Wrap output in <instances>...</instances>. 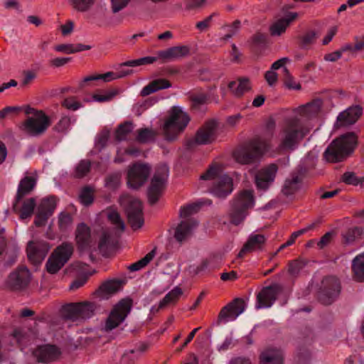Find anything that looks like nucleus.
<instances>
[{
  "label": "nucleus",
  "instance_id": "obj_37",
  "mask_svg": "<svg viewBox=\"0 0 364 364\" xmlns=\"http://www.w3.org/2000/svg\"><path fill=\"white\" fill-rule=\"evenodd\" d=\"M354 279L358 282H364V253L356 256L352 263Z\"/></svg>",
  "mask_w": 364,
  "mask_h": 364
},
{
  "label": "nucleus",
  "instance_id": "obj_40",
  "mask_svg": "<svg viewBox=\"0 0 364 364\" xmlns=\"http://www.w3.org/2000/svg\"><path fill=\"white\" fill-rule=\"evenodd\" d=\"M80 317L82 319H87L94 316L97 309V304L94 302L84 301L77 303Z\"/></svg>",
  "mask_w": 364,
  "mask_h": 364
},
{
  "label": "nucleus",
  "instance_id": "obj_11",
  "mask_svg": "<svg viewBox=\"0 0 364 364\" xmlns=\"http://www.w3.org/2000/svg\"><path fill=\"white\" fill-rule=\"evenodd\" d=\"M132 305V301L129 299L121 300L109 315L106 321L105 329L111 331L124 321L131 311Z\"/></svg>",
  "mask_w": 364,
  "mask_h": 364
},
{
  "label": "nucleus",
  "instance_id": "obj_62",
  "mask_svg": "<svg viewBox=\"0 0 364 364\" xmlns=\"http://www.w3.org/2000/svg\"><path fill=\"white\" fill-rule=\"evenodd\" d=\"M109 220L114 225H116L117 228L120 229L121 231H124V223L121 220V218L117 212L112 211L108 215Z\"/></svg>",
  "mask_w": 364,
  "mask_h": 364
},
{
  "label": "nucleus",
  "instance_id": "obj_26",
  "mask_svg": "<svg viewBox=\"0 0 364 364\" xmlns=\"http://www.w3.org/2000/svg\"><path fill=\"white\" fill-rule=\"evenodd\" d=\"M323 107V101L320 98L313 100L311 102L298 108L299 114L308 119L316 118L318 116Z\"/></svg>",
  "mask_w": 364,
  "mask_h": 364
},
{
  "label": "nucleus",
  "instance_id": "obj_31",
  "mask_svg": "<svg viewBox=\"0 0 364 364\" xmlns=\"http://www.w3.org/2000/svg\"><path fill=\"white\" fill-rule=\"evenodd\" d=\"M298 14L296 12L289 14L287 17L281 18L274 23L269 28L272 36H280L285 32L290 23L296 18Z\"/></svg>",
  "mask_w": 364,
  "mask_h": 364
},
{
  "label": "nucleus",
  "instance_id": "obj_1",
  "mask_svg": "<svg viewBox=\"0 0 364 364\" xmlns=\"http://www.w3.org/2000/svg\"><path fill=\"white\" fill-rule=\"evenodd\" d=\"M269 149L268 141L260 137L255 136L237 146L232 152L234 160L242 165H255Z\"/></svg>",
  "mask_w": 364,
  "mask_h": 364
},
{
  "label": "nucleus",
  "instance_id": "obj_17",
  "mask_svg": "<svg viewBox=\"0 0 364 364\" xmlns=\"http://www.w3.org/2000/svg\"><path fill=\"white\" fill-rule=\"evenodd\" d=\"M128 222L134 230L139 229L144 225L142 204L139 199L130 198L126 207Z\"/></svg>",
  "mask_w": 364,
  "mask_h": 364
},
{
  "label": "nucleus",
  "instance_id": "obj_14",
  "mask_svg": "<svg viewBox=\"0 0 364 364\" xmlns=\"http://www.w3.org/2000/svg\"><path fill=\"white\" fill-rule=\"evenodd\" d=\"M49 250L50 246L46 241L31 240L27 244V257L33 264L38 265L44 260Z\"/></svg>",
  "mask_w": 364,
  "mask_h": 364
},
{
  "label": "nucleus",
  "instance_id": "obj_22",
  "mask_svg": "<svg viewBox=\"0 0 364 364\" xmlns=\"http://www.w3.org/2000/svg\"><path fill=\"white\" fill-rule=\"evenodd\" d=\"M60 353V349L54 345L40 346L33 352V355L36 360L44 363L56 360Z\"/></svg>",
  "mask_w": 364,
  "mask_h": 364
},
{
  "label": "nucleus",
  "instance_id": "obj_47",
  "mask_svg": "<svg viewBox=\"0 0 364 364\" xmlns=\"http://www.w3.org/2000/svg\"><path fill=\"white\" fill-rule=\"evenodd\" d=\"M362 233L363 230L360 228L353 227L344 232L342 234V237L346 244H350L360 237Z\"/></svg>",
  "mask_w": 364,
  "mask_h": 364
},
{
  "label": "nucleus",
  "instance_id": "obj_10",
  "mask_svg": "<svg viewBox=\"0 0 364 364\" xmlns=\"http://www.w3.org/2000/svg\"><path fill=\"white\" fill-rule=\"evenodd\" d=\"M218 122L215 119H210L198 129L195 137L186 142L188 149H192L195 145L208 144L213 142L217 138Z\"/></svg>",
  "mask_w": 364,
  "mask_h": 364
},
{
  "label": "nucleus",
  "instance_id": "obj_54",
  "mask_svg": "<svg viewBox=\"0 0 364 364\" xmlns=\"http://www.w3.org/2000/svg\"><path fill=\"white\" fill-rule=\"evenodd\" d=\"M79 198L83 205H90L93 202V190L89 186L84 187L80 191Z\"/></svg>",
  "mask_w": 364,
  "mask_h": 364
},
{
  "label": "nucleus",
  "instance_id": "obj_43",
  "mask_svg": "<svg viewBox=\"0 0 364 364\" xmlns=\"http://www.w3.org/2000/svg\"><path fill=\"white\" fill-rule=\"evenodd\" d=\"M77 303L69 304L63 306V317L68 320L76 321L80 319V311Z\"/></svg>",
  "mask_w": 364,
  "mask_h": 364
},
{
  "label": "nucleus",
  "instance_id": "obj_63",
  "mask_svg": "<svg viewBox=\"0 0 364 364\" xmlns=\"http://www.w3.org/2000/svg\"><path fill=\"white\" fill-rule=\"evenodd\" d=\"M36 77V73L33 70H26L23 72V77L21 83V87H26L30 85Z\"/></svg>",
  "mask_w": 364,
  "mask_h": 364
},
{
  "label": "nucleus",
  "instance_id": "obj_50",
  "mask_svg": "<svg viewBox=\"0 0 364 364\" xmlns=\"http://www.w3.org/2000/svg\"><path fill=\"white\" fill-rule=\"evenodd\" d=\"M284 84L289 90H299L301 85L296 82L287 68H283Z\"/></svg>",
  "mask_w": 364,
  "mask_h": 364
},
{
  "label": "nucleus",
  "instance_id": "obj_27",
  "mask_svg": "<svg viewBox=\"0 0 364 364\" xmlns=\"http://www.w3.org/2000/svg\"><path fill=\"white\" fill-rule=\"evenodd\" d=\"M261 364H283L284 353L280 348H267L259 355Z\"/></svg>",
  "mask_w": 364,
  "mask_h": 364
},
{
  "label": "nucleus",
  "instance_id": "obj_6",
  "mask_svg": "<svg viewBox=\"0 0 364 364\" xmlns=\"http://www.w3.org/2000/svg\"><path fill=\"white\" fill-rule=\"evenodd\" d=\"M255 198L253 191L244 190L240 192L231 202L229 210L230 222L235 225L240 224L248 215L249 209L253 208Z\"/></svg>",
  "mask_w": 364,
  "mask_h": 364
},
{
  "label": "nucleus",
  "instance_id": "obj_34",
  "mask_svg": "<svg viewBox=\"0 0 364 364\" xmlns=\"http://www.w3.org/2000/svg\"><path fill=\"white\" fill-rule=\"evenodd\" d=\"M171 86V82L163 78L154 80L146 85L141 91V95L143 97L149 95L159 90L168 88Z\"/></svg>",
  "mask_w": 364,
  "mask_h": 364
},
{
  "label": "nucleus",
  "instance_id": "obj_39",
  "mask_svg": "<svg viewBox=\"0 0 364 364\" xmlns=\"http://www.w3.org/2000/svg\"><path fill=\"white\" fill-rule=\"evenodd\" d=\"M182 294V289L178 287H176L171 291H169L159 302L158 309H163L168 304H175L178 300Z\"/></svg>",
  "mask_w": 364,
  "mask_h": 364
},
{
  "label": "nucleus",
  "instance_id": "obj_58",
  "mask_svg": "<svg viewBox=\"0 0 364 364\" xmlns=\"http://www.w3.org/2000/svg\"><path fill=\"white\" fill-rule=\"evenodd\" d=\"M73 223V218L70 214L68 213H61L58 217V226L61 230H65Z\"/></svg>",
  "mask_w": 364,
  "mask_h": 364
},
{
  "label": "nucleus",
  "instance_id": "obj_32",
  "mask_svg": "<svg viewBox=\"0 0 364 364\" xmlns=\"http://www.w3.org/2000/svg\"><path fill=\"white\" fill-rule=\"evenodd\" d=\"M73 252V245L71 242H64L55 247L52 255L60 259L63 264H65L70 259Z\"/></svg>",
  "mask_w": 364,
  "mask_h": 364
},
{
  "label": "nucleus",
  "instance_id": "obj_46",
  "mask_svg": "<svg viewBox=\"0 0 364 364\" xmlns=\"http://www.w3.org/2000/svg\"><path fill=\"white\" fill-rule=\"evenodd\" d=\"M155 250H152L151 252L147 253L143 258L139 261L132 264L129 267V269L132 272L139 271L146 267L154 257Z\"/></svg>",
  "mask_w": 364,
  "mask_h": 364
},
{
  "label": "nucleus",
  "instance_id": "obj_19",
  "mask_svg": "<svg viewBox=\"0 0 364 364\" xmlns=\"http://www.w3.org/2000/svg\"><path fill=\"white\" fill-rule=\"evenodd\" d=\"M277 170V166L274 164H271L259 170L255 176L257 187L261 190H267L274 181Z\"/></svg>",
  "mask_w": 364,
  "mask_h": 364
},
{
  "label": "nucleus",
  "instance_id": "obj_29",
  "mask_svg": "<svg viewBox=\"0 0 364 364\" xmlns=\"http://www.w3.org/2000/svg\"><path fill=\"white\" fill-rule=\"evenodd\" d=\"M190 54V48L187 46H173L166 50H160L159 57L164 60H174L186 57Z\"/></svg>",
  "mask_w": 364,
  "mask_h": 364
},
{
  "label": "nucleus",
  "instance_id": "obj_55",
  "mask_svg": "<svg viewBox=\"0 0 364 364\" xmlns=\"http://www.w3.org/2000/svg\"><path fill=\"white\" fill-rule=\"evenodd\" d=\"M73 7L78 11H87L94 4L93 0H68Z\"/></svg>",
  "mask_w": 364,
  "mask_h": 364
},
{
  "label": "nucleus",
  "instance_id": "obj_24",
  "mask_svg": "<svg viewBox=\"0 0 364 364\" xmlns=\"http://www.w3.org/2000/svg\"><path fill=\"white\" fill-rule=\"evenodd\" d=\"M75 242L80 251L89 250L92 244L90 228L85 223L79 224L75 230Z\"/></svg>",
  "mask_w": 364,
  "mask_h": 364
},
{
  "label": "nucleus",
  "instance_id": "obj_2",
  "mask_svg": "<svg viewBox=\"0 0 364 364\" xmlns=\"http://www.w3.org/2000/svg\"><path fill=\"white\" fill-rule=\"evenodd\" d=\"M310 130L311 128L301 122L298 117L287 119L280 131L279 149H296Z\"/></svg>",
  "mask_w": 364,
  "mask_h": 364
},
{
  "label": "nucleus",
  "instance_id": "obj_60",
  "mask_svg": "<svg viewBox=\"0 0 364 364\" xmlns=\"http://www.w3.org/2000/svg\"><path fill=\"white\" fill-rule=\"evenodd\" d=\"M190 99L192 102L193 106L197 107L206 103L208 100V95L204 92L192 93L190 95Z\"/></svg>",
  "mask_w": 364,
  "mask_h": 364
},
{
  "label": "nucleus",
  "instance_id": "obj_21",
  "mask_svg": "<svg viewBox=\"0 0 364 364\" xmlns=\"http://www.w3.org/2000/svg\"><path fill=\"white\" fill-rule=\"evenodd\" d=\"M267 238L262 234H252L237 255L238 258H242L247 253L263 250Z\"/></svg>",
  "mask_w": 364,
  "mask_h": 364
},
{
  "label": "nucleus",
  "instance_id": "obj_64",
  "mask_svg": "<svg viewBox=\"0 0 364 364\" xmlns=\"http://www.w3.org/2000/svg\"><path fill=\"white\" fill-rule=\"evenodd\" d=\"M130 0H111L112 11L113 13H117L124 9Z\"/></svg>",
  "mask_w": 364,
  "mask_h": 364
},
{
  "label": "nucleus",
  "instance_id": "obj_42",
  "mask_svg": "<svg viewBox=\"0 0 364 364\" xmlns=\"http://www.w3.org/2000/svg\"><path fill=\"white\" fill-rule=\"evenodd\" d=\"M91 162L88 159L81 160L75 166L74 171V177L82 178L86 176L90 171Z\"/></svg>",
  "mask_w": 364,
  "mask_h": 364
},
{
  "label": "nucleus",
  "instance_id": "obj_20",
  "mask_svg": "<svg viewBox=\"0 0 364 364\" xmlns=\"http://www.w3.org/2000/svg\"><path fill=\"white\" fill-rule=\"evenodd\" d=\"M362 113L363 108L360 105L349 107L338 115L336 126L341 127L352 125L358 121Z\"/></svg>",
  "mask_w": 364,
  "mask_h": 364
},
{
  "label": "nucleus",
  "instance_id": "obj_18",
  "mask_svg": "<svg viewBox=\"0 0 364 364\" xmlns=\"http://www.w3.org/2000/svg\"><path fill=\"white\" fill-rule=\"evenodd\" d=\"M30 279L29 270L26 267H21L10 274L8 285L14 290H21L28 285Z\"/></svg>",
  "mask_w": 364,
  "mask_h": 364
},
{
  "label": "nucleus",
  "instance_id": "obj_48",
  "mask_svg": "<svg viewBox=\"0 0 364 364\" xmlns=\"http://www.w3.org/2000/svg\"><path fill=\"white\" fill-rule=\"evenodd\" d=\"M65 264L62 262L57 259L52 254L49 257L46 264V268L48 273L55 274L57 273Z\"/></svg>",
  "mask_w": 364,
  "mask_h": 364
},
{
  "label": "nucleus",
  "instance_id": "obj_15",
  "mask_svg": "<svg viewBox=\"0 0 364 364\" xmlns=\"http://www.w3.org/2000/svg\"><path fill=\"white\" fill-rule=\"evenodd\" d=\"M57 202L58 198L54 196L44 198L41 200L34 220V224L37 227H42L46 224L56 208Z\"/></svg>",
  "mask_w": 364,
  "mask_h": 364
},
{
  "label": "nucleus",
  "instance_id": "obj_25",
  "mask_svg": "<svg viewBox=\"0 0 364 364\" xmlns=\"http://www.w3.org/2000/svg\"><path fill=\"white\" fill-rule=\"evenodd\" d=\"M123 282L119 279H110L103 282L95 291V296L101 299H108L122 289Z\"/></svg>",
  "mask_w": 364,
  "mask_h": 364
},
{
  "label": "nucleus",
  "instance_id": "obj_59",
  "mask_svg": "<svg viewBox=\"0 0 364 364\" xmlns=\"http://www.w3.org/2000/svg\"><path fill=\"white\" fill-rule=\"evenodd\" d=\"M210 262L208 259H205L198 265H190L188 268V272L195 276L200 272L205 270L209 267Z\"/></svg>",
  "mask_w": 364,
  "mask_h": 364
},
{
  "label": "nucleus",
  "instance_id": "obj_23",
  "mask_svg": "<svg viewBox=\"0 0 364 364\" xmlns=\"http://www.w3.org/2000/svg\"><path fill=\"white\" fill-rule=\"evenodd\" d=\"M37 183V176H25L21 179L14 200V208H18V202H20L26 196L30 194L35 188Z\"/></svg>",
  "mask_w": 364,
  "mask_h": 364
},
{
  "label": "nucleus",
  "instance_id": "obj_8",
  "mask_svg": "<svg viewBox=\"0 0 364 364\" xmlns=\"http://www.w3.org/2000/svg\"><path fill=\"white\" fill-rule=\"evenodd\" d=\"M341 290L339 279L334 276L324 277L317 293L318 301L324 305H330L338 297Z\"/></svg>",
  "mask_w": 364,
  "mask_h": 364
},
{
  "label": "nucleus",
  "instance_id": "obj_33",
  "mask_svg": "<svg viewBox=\"0 0 364 364\" xmlns=\"http://www.w3.org/2000/svg\"><path fill=\"white\" fill-rule=\"evenodd\" d=\"M36 205V200L33 198L23 200L22 199L20 202H18L17 209L14 208V203L13 204V210L14 212L20 213V218L21 219H26L33 214Z\"/></svg>",
  "mask_w": 364,
  "mask_h": 364
},
{
  "label": "nucleus",
  "instance_id": "obj_44",
  "mask_svg": "<svg viewBox=\"0 0 364 364\" xmlns=\"http://www.w3.org/2000/svg\"><path fill=\"white\" fill-rule=\"evenodd\" d=\"M133 128L134 126L131 122H126L121 124L116 130V139L119 141L126 140L128 135L132 132Z\"/></svg>",
  "mask_w": 364,
  "mask_h": 364
},
{
  "label": "nucleus",
  "instance_id": "obj_51",
  "mask_svg": "<svg viewBox=\"0 0 364 364\" xmlns=\"http://www.w3.org/2000/svg\"><path fill=\"white\" fill-rule=\"evenodd\" d=\"M122 174L114 172L109 174L105 178V186L109 189H116L120 184Z\"/></svg>",
  "mask_w": 364,
  "mask_h": 364
},
{
  "label": "nucleus",
  "instance_id": "obj_38",
  "mask_svg": "<svg viewBox=\"0 0 364 364\" xmlns=\"http://www.w3.org/2000/svg\"><path fill=\"white\" fill-rule=\"evenodd\" d=\"M301 180L297 175H293L289 178H287L284 181L282 193L284 195L289 196L295 193L299 188Z\"/></svg>",
  "mask_w": 364,
  "mask_h": 364
},
{
  "label": "nucleus",
  "instance_id": "obj_3",
  "mask_svg": "<svg viewBox=\"0 0 364 364\" xmlns=\"http://www.w3.org/2000/svg\"><path fill=\"white\" fill-rule=\"evenodd\" d=\"M358 138L355 133L348 132L334 139L323 153L324 159L330 163L345 160L355 149Z\"/></svg>",
  "mask_w": 364,
  "mask_h": 364
},
{
  "label": "nucleus",
  "instance_id": "obj_61",
  "mask_svg": "<svg viewBox=\"0 0 364 364\" xmlns=\"http://www.w3.org/2000/svg\"><path fill=\"white\" fill-rule=\"evenodd\" d=\"M344 183L349 185L357 186L361 183V180L358 178L353 172H346L342 176Z\"/></svg>",
  "mask_w": 364,
  "mask_h": 364
},
{
  "label": "nucleus",
  "instance_id": "obj_28",
  "mask_svg": "<svg viewBox=\"0 0 364 364\" xmlns=\"http://www.w3.org/2000/svg\"><path fill=\"white\" fill-rule=\"evenodd\" d=\"M11 338L12 343L23 348L31 343L33 336L31 330L18 328L13 331Z\"/></svg>",
  "mask_w": 364,
  "mask_h": 364
},
{
  "label": "nucleus",
  "instance_id": "obj_13",
  "mask_svg": "<svg viewBox=\"0 0 364 364\" xmlns=\"http://www.w3.org/2000/svg\"><path fill=\"white\" fill-rule=\"evenodd\" d=\"M283 291V287L274 284L264 287L257 294L255 308L257 309L271 307Z\"/></svg>",
  "mask_w": 364,
  "mask_h": 364
},
{
  "label": "nucleus",
  "instance_id": "obj_7",
  "mask_svg": "<svg viewBox=\"0 0 364 364\" xmlns=\"http://www.w3.org/2000/svg\"><path fill=\"white\" fill-rule=\"evenodd\" d=\"M190 118L180 107H173L163 126L166 140L174 141L187 127Z\"/></svg>",
  "mask_w": 364,
  "mask_h": 364
},
{
  "label": "nucleus",
  "instance_id": "obj_49",
  "mask_svg": "<svg viewBox=\"0 0 364 364\" xmlns=\"http://www.w3.org/2000/svg\"><path fill=\"white\" fill-rule=\"evenodd\" d=\"M203 205L202 202H198L196 203L189 204L181 208L180 216L181 218H188L193 214L198 213Z\"/></svg>",
  "mask_w": 364,
  "mask_h": 364
},
{
  "label": "nucleus",
  "instance_id": "obj_36",
  "mask_svg": "<svg viewBox=\"0 0 364 364\" xmlns=\"http://www.w3.org/2000/svg\"><path fill=\"white\" fill-rule=\"evenodd\" d=\"M92 48L91 46L84 45L82 43L77 44H60L55 47V50L58 52L64 53L66 54H72L83 50H88Z\"/></svg>",
  "mask_w": 364,
  "mask_h": 364
},
{
  "label": "nucleus",
  "instance_id": "obj_30",
  "mask_svg": "<svg viewBox=\"0 0 364 364\" xmlns=\"http://www.w3.org/2000/svg\"><path fill=\"white\" fill-rule=\"evenodd\" d=\"M198 224L194 219L181 221L175 230L174 237L178 242H183L191 234L192 230L198 226Z\"/></svg>",
  "mask_w": 364,
  "mask_h": 364
},
{
  "label": "nucleus",
  "instance_id": "obj_41",
  "mask_svg": "<svg viewBox=\"0 0 364 364\" xmlns=\"http://www.w3.org/2000/svg\"><path fill=\"white\" fill-rule=\"evenodd\" d=\"M156 136V132L149 128H142L137 130L136 140L141 144H146L154 141Z\"/></svg>",
  "mask_w": 364,
  "mask_h": 364
},
{
  "label": "nucleus",
  "instance_id": "obj_16",
  "mask_svg": "<svg viewBox=\"0 0 364 364\" xmlns=\"http://www.w3.org/2000/svg\"><path fill=\"white\" fill-rule=\"evenodd\" d=\"M246 308V304L242 299L236 298L226 306L222 308L218 317V322L226 323L229 321L235 320L240 315Z\"/></svg>",
  "mask_w": 364,
  "mask_h": 364
},
{
  "label": "nucleus",
  "instance_id": "obj_57",
  "mask_svg": "<svg viewBox=\"0 0 364 364\" xmlns=\"http://www.w3.org/2000/svg\"><path fill=\"white\" fill-rule=\"evenodd\" d=\"M62 106L67 109L76 111L82 107V104L76 100L75 97H69L62 102Z\"/></svg>",
  "mask_w": 364,
  "mask_h": 364
},
{
  "label": "nucleus",
  "instance_id": "obj_4",
  "mask_svg": "<svg viewBox=\"0 0 364 364\" xmlns=\"http://www.w3.org/2000/svg\"><path fill=\"white\" fill-rule=\"evenodd\" d=\"M28 117L19 125L20 130L28 136L37 137L43 135L51 124L50 117L43 110L28 105L24 107Z\"/></svg>",
  "mask_w": 364,
  "mask_h": 364
},
{
  "label": "nucleus",
  "instance_id": "obj_35",
  "mask_svg": "<svg viewBox=\"0 0 364 364\" xmlns=\"http://www.w3.org/2000/svg\"><path fill=\"white\" fill-rule=\"evenodd\" d=\"M228 87L235 96L241 97L250 90L251 86L247 78H242L239 80V82L231 81L228 84Z\"/></svg>",
  "mask_w": 364,
  "mask_h": 364
},
{
  "label": "nucleus",
  "instance_id": "obj_5",
  "mask_svg": "<svg viewBox=\"0 0 364 364\" xmlns=\"http://www.w3.org/2000/svg\"><path fill=\"white\" fill-rule=\"evenodd\" d=\"M200 178L211 181L210 192L218 198H225L232 191V178L226 174H223L218 166H210Z\"/></svg>",
  "mask_w": 364,
  "mask_h": 364
},
{
  "label": "nucleus",
  "instance_id": "obj_9",
  "mask_svg": "<svg viewBox=\"0 0 364 364\" xmlns=\"http://www.w3.org/2000/svg\"><path fill=\"white\" fill-rule=\"evenodd\" d=\"M168 176V168L166 165L161 166L156 170L147 191L148 200L151 205L155 204L162 195Z\"/></svg>",
  "mask_w": 364,
  "mask_h": 364
},
{
  "label": "nucleus",
  "instance_id": "obj_53",
  "mask_svg": "<svg viewBox=\"0 0 364 364\" xmlns=\"http://www.w3.org/2000/svg\"><path fill=\"white\" fill-rule=\"evenodd\" d=\"M118 94L119 90L117 89H113L109 91H106L103 94H94L92 95V99L94 101L98 102H105L110 101Z\"/></svg>",
  "mask_w": 364,
  "mask_h": 364
},
{
  "label": "nucleus",
  "instance_id": "obj_52",
  "mask_svg": "<svg viewBox=\"0 0 364 364\" xmlns=\"http://www.w3.org/2000/svg\"><path fill=\"white\" fill-rule=\"evenodd\" d=\"M116 241L112 238V234L109 232L104 231L99 242L100 250H102L110 247H114Z\"/></svg>",
  "mask_w": 364,
  "mask_h": 364
},
{
  "label": "nucleus",
  "instance_id": "obj_56",
  "mask_svg": "<svg viewBox=\"0 0 364 364\" xmlns=\"http://www.w3.org/2000/svg\"><path fill=\"white\" fill-rule=\"evenodd\" d=\"M316 38V33L314 31L306 32L300 37L299 46L302 48H306L309 46L314 43Z\"/></svg>",
  "mask_w": 364,
  "mask_h": 364
},
{
  "label": "nucleus",
  "instance_id": "obj_45",
  "mask_svg": "<svg viewBox=\"0 0 364 364\" xmlns=\"http://www.w3.org/2000/svg\"><path fill=\"white\" fill-rule=\"evenodd\" d=\"M157 60L156 57L146 56L139 59L125 61L119 65L122 67H137L143 65L152 64Z\"/></svg>",
  "mask_w": 364,
  "mask_h": 364
},
{
  "label": "nucleus",
  "instance_id": "obj_12",
  "mask_svg": "<svg viewBox=\"0 0 364 364\" xmlns=\"http://www.w3.org/2000/svg\"><path fill=\"white\" fill-rule=\"evenodd\" d=\"M151 171L148 164L135 163L131 166L127 173V184L129 188L138 189L146 181Z\"/></svg>",
  "mask_w": 364,
  "mask_h": 364
}]
</instances>
